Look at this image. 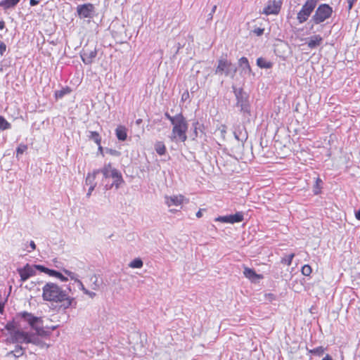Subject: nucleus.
<instances>
[{"label": "nucleus", "instance_id": "obj_1", "mask_svg": "<svg viewBox=\"0 0 360 360\" xmlns=\"http://www.w3.org/2000/svg\"><path fill=\"white\" fill-rule=\"evenodd\" d=\"M70 291V288L63 289L55 283L48 282L42 288V298L44 301L61 303V307L64 309L75 307L77 302L69 295Z\"/></svg>", "mask_w": 360, "mask_h": 360}, {"label": "nucleus", "instance_id": "obj_2", "mask_svg": "<svg viewBox=\"0 0 360 360\" xmlns=\"http://www.w3.org/2000/svg\"><path fill=\"white\" fill-rule=\"evenodd\" d=\"M172 124L173 125V128L171 139L174 141L178 139V140L182 142L186 141L187 139L186 131L188 124L182 113L177 114V118Z\"/></svg>", "mask_w": 360, "mask_h": 360}, {"label": "nucleus", "instance_id": "obj_3", "mask_svg": "<svg viewBox=\"0 0 360 360\" xmlns=\"http://www.w3.org/2000/svg\"><path fill=\"white\" fill-rule=\"evenodd\" d=\"M104 176V178H112L114 179L113 183L111 184L109 188L115 187L116 189L119 188L122 183L124 182L123 178L121 173L115 168H112L110 163L105 165L104 167L100 169Z\"/></svg>", "mask_w": 360, "mask_h": 360}, {"label": "nucleus", "instance_id": "obj_4", "mask_svg": "<svg viewBox=\"0 0 360 360\" xmlns=\"http://www.w3.org/2000/svg\"><path fill=\"white\" fill-rule=\"evenodd\" d=\"M236 71L237 68L231 61L226 58H221L218 60L214 72L216 75L224 74L226 77H233Z\"/></svg>", "mask_w": 360, "mask_h": 360}, {"label": "nucleus", "instance_id": "obj_5", "mask_svg": "<svg viewBox=\"0 0 360 360\" xmlns=\"http://www.w3.org/2000/svg\"><path fill=\"white\" fill-rule=\"evenodd\" d=\"M332 13L333 8L328 4H322L319 5L316 10L311 21L316 25L320 24L329 18L331 16Z\"/></svg>", "mask_w": 360, "mask_h": 360}, {"label": "nucleus", "instance_id": "obj_6", "mask_svg": "<svg viewBox=\"0 0 360 360\" xmlns=\"http://www.w3.org/2000/svg\"><path fill=\"white\" fill-rule=\"evenodd\" d=\"M233 88L237 100L236 105L240 108V111L242 112L250 114V107L248 101V94L245 92L242 88Z\"/></svg>", "mask_w": 360, "mask_h": 360}, {"label": "nucleus", "instance_id": "obj_7", "mask_svg": "<svg viewBox=\"0 0 360 360\" xmlns=\"http://www.w3.org/2000/svg\"><path fill=\"white\" fill-rule=\"evenodd\" d=\"M319 0H307L302 6L301 10L297 13V19L300 23H303L307 20L312 11L317 5Z\"/></svg>", "mask_w": 360, "mask_h": 360}, {"label": "nucleus", "instance_id": "obj_8", "mask_svg": "<svg viewBox=\"0 0 360 360\" xmlns=\"http://www.w3.org/2000/svg\"><path fill=\"white\" fill-rule=\"evenodd\" d=\"M77 12L80 18H91L95 13V6L90 3L78 5Z\"/></svg>", "mask_w": 360, "mask_h": 360}, {"label": "nucleus", "instance_id": "obj_9", "mask_svg": "<svg viewBox=\"0 0 360 360\" xmlns=\"http://www.w3.org/2000/svg\"><path fill=\"white\" fill-rule=\"evenodd\" d=\"M38 266H41L40 264H34L30 265L27 264L23 268L18 269V272L20 276L21 281H25L31 276H33L36 274V270H37Z\"/></svg>", "mask_w": 360, "mask_h": 360}, {"label": "nucleus", "instance_id": "obj_10", "mask_svg": "<svg viewBox=\"0 0 360 360\" xmlns=\"http://www.w3.org/2000/svg\"><path fill=\"white\" fill-rule=\"evenodd\" d=\"M96 55V48H90L89 46H85L81 52L82 60L86 65L91 64Z\"/></svg>", "mask_w": 360, "mask_h": 360}, {"label": "nucleus", "instance_id": "obj_11", "mask_svg": "<svg viewBox=\"0 0 360 360\" xmlns=\"http://www.w3.org/2000/svg\"><path fill=\"white\" fill-rule=\"evenodd\" d=\"M243 219V214L240 212H238L234 214L219 216L215 219V221L222 223L234 224L242 221Z\"/></svg>", "mask_w": 360, "mask_h": 360}, {"label": "nucleus", "instance_id": "obj_12", "mask_svg": "<svg viewBox=\"0 0 360 360\" xmlns=\"http://www.w3.org/2000/svg\"><path fill=\"white\" fill-rule=\"evenodd\" d=\"M18 316L27 321L32 328H35L37 323L41 321V318L34 316L32 314L27 311L19 313Z\"/></svg>", "mask_w": 360, "mask_h": 360}, {"label": "nucleus", "instance_id": "obj_13", "mask_svg": "<svg viewBox=\"0 0 360 360\" xmlns=\"http://www.w3.org/2000/svg\"><path fill=\"white\" fill-rule=\"evenodd\" d=\"M244 276L252 282L256 283L263 278L262 274H257L252 269L245 267L243 271Z\"/></svg>", "mask_w": 360, "mask_h": 360}, {"label": "nucleus", "instance_id": "obj_14", "mask_svg": "<svg viewBox=\"0 0 360 360\" xmlns=\"http://www.w3.org/2000/svg\"><path fill=\"white\" fill-rule=\"evenodd\" d=\"M30 335L27 333L17 330H14L13 338L18 342L29 343L28 340H30Z\"/></svg>", "mask_w": 360, "mask_h": 360}, {"label": "nucleus", "instance_id": "obj_15", "mask_svg": "<svg viewBox=\"0 0 360 360\" xmlns=\"http://www.w3.org/2000/svg\"><path fill=\"white\" fill-rule=\"evenodd\" d=\"M323 42V38L319 34L313 35L307 39V44L311 49H316Z\"/></svg>", "mask_w": 360, "mask_h": 360}, {"label": "nucleus", "instance_id": "obj_16", "mask_svg": "<svg viewBox=\"0 0 360 360\" xmlns=\"http://www.w3.org/2000/svg\"><path fill=\"white\" fill-rule=\"evenodd\" d=\"M235 139L242 143L245 142L248 139V133L244 127L238 126L233 131Z\"/></svg>", "mask_w": 360, "mask_h": 360}, {"label": "nucleus", "instance_id": "obj_17", "mask_svg": "<svg viewBox=\"0 0 360 360\" xmlns=\"http://www.w3.org/2000/svg\"><path fill=\"white\" fill-rule=\"evenodd\" d=\"M184 198V197L181 195L166 197L165 203L168 207H171L172 205H179L182 203Z\"/></svg>", "mask_w": 360, "mask_h": 360}, {"label": "nucleus", "instance_id": "obj_18", "mask_svg": "<svg viewBox=\"0 0 360 360\" xmlns=\"http://www.w3.org/2000/svg\"><path fill=\"white\" fill-rule=\"evenodd\" d=\"M280 8L281 6L278 3L274 1L272 4H269L264 8L263 13L266 15L278 14L280 11Z\"/></svg>", "mask_w": 360, "mask_h": 360}, {"label": "nucleus", "instance_id": "obj_19", "mask_svg": "<svg viewBox=\"0 0 360 360\" xmlns=\"http://www.w3.org/2000/svg\"><path fill=\"white\" fill-rule=\"evenodd\" d=\"M238 65L245 74H250L252 72L251 67L246 57L240 58L238 60Z\"/></svg>", "mask_w": 360, "mask_h": 360}, {"label": "nucleus", "instance_id": "obj_20", "mask_svg": "<svg viewBox=\"0 0 360 360\" xmlns=\"http://www.w3.org/2000/svg\"><path fill=\"white\" fill-rule=\"evenodd\" d=\"M115 134L118 140L125 141L127 137L126 127L122 125L118 126L115 129Z\"/></svg>", "mask_w": 360, "mask_h": 360}, {"label": "nucleus", "instance_id": "obj_21", "mask_svg": "<svg viewBox=\"0 0 360 360\" xmlns=\"http://www.w3.org/2000/svg\"><path fill=\"white\" fill-rule=\"evenodd\" d=\"M29 343H32L37 346H39L41 348H48L49 345H46L44 342H43L38 335H31L30 338V340H28Z\"/></svg>", "mask_w": 360, "mask_h": 360}, {"label": "nucleus", "instance_id": "obj_22", "mask_svg": "<svg viewBox=\"0 0 360 360\" xmlns=\"http://www.w3.org/2000/svg\"><path fill=\"white\" fill-rule=\"evenodd\" d=\"M257 65L260 68L269 69L273 66V63L266 60L265 58L260 57L257 59Z\"/></svg>", "mask_w": 360, "mask_h": 360}, {"label": "nucleus", "instance_id": "obj_23", "mask_svg": "<svg viewBox=\"0 0 360 360\" xmlns=\"http://www.w3.org/2000/svg\"><path fill=\"white\" fill-rule=\"evenodd\" d=\"M37 267V270H39L41 272H44L50 276L56 278L58 276V275H59V271L54 270V269H50L47 267H45L44 266L41 265V266H38Z\"/></svg>", "mask_w": 360, "mask_h": 360}, {"label": "nucleus", "instance_id": "obj_24", "mask_svg": "<svg viewBox=\"0 0 360 360\" xmlns=\"http://www.w3.org/2000/svg\"><path fill=\"white\" fill-rule=\"evenodd\" d=\"M20 0H2L0 1V6L4 9H8L15 7Z\"/></svg>", "mask_w": 360, "mask_h": 360}, {"label": "nucleus", "instance_id": "obj_25", "mask_svg": "<svg viewBox=\"0 0 360 360\" xmlns=\"http://www.w3.org/2000/svg\"><path fill=\"white\" fill-rule=\"evenodd\" d=\"M98 173H100V169L94 170L91 174H88V175L86 178V184L89 185L90 186L91 185L96 186V184L94 181L96 174H98Z\"/></svg>", "mask_w": 360, "mask_h": 360}, {"label": "nucleus", "instance_id": "obj_26", "mask_svg": "<svg viewBox=\"0 0 360 360\" xmlns=\"http://www.w3.org/2000/svg\"><path fill=\"white\" fill-rule=\"evenodd\" d=\"M87 136L89 139L94 141L98 146H100L101 143V138L98 132L89 131Z\"/></svg>", "mask_w": 360, "mask_h": 360}, {"label": "nucleus", "instance_id": "obj_27", "mask_svg": "<svg viewBox=\"0 0 360 360\" xmlns=\"http://www.w3.org/2000/svg\"><path fill=\"white\" fill-rule=\"evenodd\" d=\"M90 281L92 283L91 288L94 290H98V288H100L101 285L102 284V281H99L98 280V277L97 276L96 274H94L90 278Z\"/></svg>", "mask_w": 360, "mask_h": 360}, {"label": "nucleus", "instance_id": "obj_28", "mask_svg": "<svg viewBox=\"0 0 360 360\" xmlns=\"http://www.w3.org/2000/svg\"><path fill=\"white\" fill-rule=\"evenodd\" d=\"M23 354L22 348L21 347L17 346L15 349L13 351H11L7 353L6 356H13L15 358L21 356Z\"/></svg>", "mask_w": 360, "mask_h": 360}, {"label": "nucleus", "instance_id": "obj_29", "mask_svg": "<svg viewBox=\"0 0 360 360\" xmlns=\"http://www.w3.org/2000/svg\"><path fill=\"white\" fill-rule=\"evenodd\" d=\"M75 281L77 282L80 286V289L83 291V292L87 295H89L91 298H94L95 296H96V293L94 292H92V291H89V290L86 289L83 285V283H82V281H80L78 279H75Z\"/></svg>", "mask_w": 360, "mask_h": 360}, {"label": "nucleus", "instance_id": "obj_30", "mask_svg": "<svg viewBox=\"0 0 360 360\" xmlns=\"http://www.w3.org/2000/svg\"><path fill=\"white\" fill-rule=\"evenodd\" d=\"M143 261L140 259V258H136L134 259V260H132L129 266L131 267V268H136V269H140L143 266Z\"/></svg>", "mask_w": 360, "mask_h": 360}, {"label": "nucleus", "instance_id": "obj_31", "mask_svg": "<svg viewBox=\"0 0 360 360\" xmlns=\"http://www.w3.org/2000/svg\"><path fill=\"white\" fill-rule=\"evenodd\" d=\"M324 352H325V348L322 346L309 350V353L314 354L315 356H322Z\"/></svg>", "mask_w": 360, "mask_h": 360}, {"label": "nucleus", "instance_id": "obj_32", "mask_svg": "<svg viewBox=\"0 0 360 360\" xmlns=\"http://www.w3.org/2000/svg\"><path fill=\"white\" fill-rule=\"evenodd\" d=\"M11 127V124L2 116H0V129L6 130Z\"/></svg>", "mask_w": 360, "mask_h": 360}, {"label": "nucleus", "instance_id": "obj_33", "mask_svg": "<svg viewBox=\"0 0 360 360\" xmlns=\"http://www.w3.org/2000/svg\"><path fill=\"white\" fill-rule=\"evenodd\" d=\"M155 150H156L157 153H158L160 155H162L166 152V147L162 143L158 142L155 145Z\"/></svg>", "mask_w": 360, "mask_h": 360}, {"label": "nucleus", "instance_id": "obj_34", "mask_svg": "<svg viewBox=\"0 0 360 360\" xmlns=\"http://www.w3.org/2000/svg\"><path fill=\"white\" fill-rule=\"evenodd\" d=\"M294 257H295L294 253L286 255L285 257H284L281 259V263L287 264L288 266H290L292 263V260L294 258Z\"/></svg>", "mask_w": 360, "mask_h": 360}, {"label": "nucleus", "instance_id": "obj_35", "mask_svg": "<svg viewBox=\"0 0 360 360\" xmlns=\"http://www.w3.org/2000/svg\"><path fill=\"white\" fill-rule=\"evenodd\" d=\"M27 149V146L25 144H20L16 149V158H19V155L23 154V153Z\"/></svg>", "mask_w": 360, "mask_h": 360}, {"label": "nucleus", "instance_id": "obj_36", "mask_svg": "<svg viewBox=\"0 0 360 360\" xmlns=\"http://www.w3.org/2000/svg\"><path fill=\"white\" fill-rule=\"evenodd\" d=\"M311 268L309 265L308 264H305L302 266V274L304 275V276H308L311 274Z\"/></svg>", "mask_w": 360, "mask_h": 360}, {"label": "nucleus", "instance_id": "obj_37", "mask_svg": "<svg viewBox=\"0 0 360 360\" xmlns=\"http://www.w3.org/2000/svg\"><path fill=\"white\" fill-rule=\"evenodd\" d=\"M34 329L36 330L38 335L41 336H47L49 335V332L45 331L42 328H37L35 326Z\"/></svg>", "mask_w": 360, "mask_h": 360}, {"label": "nucleus", "instance_id": "obj_38", "mask_svg": "<svg viewBox=\"0 0 360 360\" xmlns=\"http://www.w3.org/2000/svg\"><path fill=\"white\" fill-rule=\"evenodd\" d=\"M321 182H322V181L319 178L316 179V185H315L314 188V194L317 195V194L319 193V192H320L319 184L321 183Z\"/></svg>", "mask_w": 360, "mask_h": 360}, {"label": "nucleus", "instance_id": "obj_39", "mask_svg": "<svg viewBox=\"0 0 360 360\" xmlns=\"http://www.w3.org/2000/svg\"><path fill=\"white\" fill-rule=\"evenodd\" d=\"M6 302L7 298L0 297V313L1 314H3L4 312V306Z\"/></svg>", "mask_w": 360, "mask_h": 360}, {"label": "nucleus", "instance_id": "obj_40", "mask_svg": "<svg viewBox=\"0 0 360 360\" xmlns=\"http://www.w3.org/2000/svg\"><path fill=\"white\" fill-rule=\"evenodd\" d=\"M66 94H67V91L65 89H62V90L56 91L55 96H56V98H61Z\"/></svg>", "mask_w": 360, "mask_h": 360}, {"label": "nucleus", "instance_id": "obj_41", "mask_svg": "<svg viewBox=\"0 0 360 360\" xmlns=\"http://www.w3.org/2000/svg\"><path fill=\"white\" fill-rule=\"evenodd\" d=\"M6 51V45L4 42H0V55L3 56Z\"/></svg>", "mask_w": 360, "mask_h": 360}, {"label": "nucleus", "instance_id": "obj_42", "mask_svg": "<svg viewBox=\"0 0 360 360\" xmlns=\"http://www.w3.org/2000/svg\"><path fill=\"white\" fill-rule=\"evenodd\" d=\"M165 116L171 122V123H173L177 118V115H176L175 116H171L168 112H165Z\"/></svg>", "mask_w": 360, "mask_h": 360}, {"label": "nucleus", "instance_id": "obj_43", "mask_svg": "<svg viewBox=\"0 0 360 360\" xmlns=\"http://www.w3.org/2000/svg\"><path fill=\"white\" fill-rule=\"evenodd\" d=\"M264 31V28H255L252 32L255 33L257 36H261L263 34Z\"/></svg>", "mask_w": 360, "mask_h": 360}, {"label": "nucleus", "instance_id": "obj_44", "mask_svg": "<svg viewBox=\"0 0 360 360\" xmlns=\"http://www.w3.org/2000/svg\"><path fill=\"white\" fill-rule=\"evenodd\" d=\"M220 132L223 138H224L225 134L226 133V125H221L219 128Z\"/></svg>", "mask_w": 360, "mask_h": 360}, {"label": "nucleus", "instance_id": "obj_45", "mask_svg": "<svg viewBox=\"0 0 360 360\" xmlns=\"http://www.w3.org/2000/svg\"><path fill=\"white\" fill-rule=\"evenodd\" d=\"M6 329L8 330H15V325H14V323H8L6 326Z\"/></svg>", "mask_w": 360, "mask_h": 360}, {"label": "nucleus", "instance_id": "obj_46", "mask_svg": "<svg viewBox=\"0 0 360 360\" xmlns=\"http://www.w3.org/2000/svg\"><path fill=\"white\" fill-rule=\"evenodd\" d=\"M347 4H348V11H350L353 6H354V4L355 3V1L356 0H347Z\"/></svg>", "mask_w": 360, "mask_h": 360}, {"label": "nucleus", "instance_id": "obj_47", "mask_svg": "<svg viewBox=\"0 0 360 360\" xmlns=\"http://www.w3.org/2000/svg\"><path fill=\"white\" fill-rule=\"evenodd\" d=\"M60 279L61 281L65 282L68 281V278L64 276L60 272H59V275L56 277Z\"/></svg>", "mask_w": 360, "mask_h": 360}, {"label": "nucleus", "instance_id": "obj_48", "mask_svg": "<svg viewBox=\"0 0 360 360\" xmlns=\"http://www.w3.org/2000/svg\"><path fill=\"white\" fill-rule=\"evenodd\" d=\"M30 247L31 248L32 250H27L29 252H32V251H33V250H34L36 249V245H35V243H34V242L33 240H31L30 242Z\"/></svg>", "mask_w": 360, "mask_h": 360}, {"label": "nucleus", "instance_id": "obj_49", "mask_svg": "<svg viewBox=\"0 0 360 360\" xmlns=\"http://www.w3.org/2000/svg\"><path fill=\"white\" fill-rule=\"evenodd\" d=\"M197 125H198V122H195L193 124V126H194V131H193V133L195 134V137H193V139L198 136V127H197Z\"/></svg>", "mask_w": 360, "mask_h": 360}, {"label": "nucleus", "instance_id": "obj_50", "mask_svg": "<svg viewBox=\"0 0 360 360\" xmlns=\"http://www.w3.org/2000/svg\"><path fill=\"white\" fill-rule=\"evenodd\" d=\"M39 0H30V4L32 6H34L39 4Z\"/></svg>", "mask_w": 360, "mask_h": 360}, {"label": "nucleus", "instance_id": "obj_51", "mask_svg": "<svg viewBox=\"0 0 360 360\" xmlns=\"http://www.w3.org/2000/svg\"><path fill=\"white\" fill-rule=\"evenodd\" d=\"M95 185H91L89 188V191H88V193L86 194V195L89 197L91 195V192L94 191V189L95 188Z\"/></svg>", "mask_w": 360, "mask_h": 360}, {"label": "nucleus", "instance_id": "obj_52", "mask_svg": "<svg viewBox=\"0 0 360 360\" xmlns=\"http://www.w3.org/2000/svg\"><path fill=\"white\" fill-rule=\"evenodd\" d=\"M65 273L67 275H68L69 276H70V278H71L72 279H74V278H74V276H75V274H74V273H72V272H71V271H68V270H65Z\"/></svg>", "mask_w": 360, "mask_h": 360}, {"label": "nucleus", "instance_id": "obj_53", "mask_svg": "<svg viewBox=\"0 0 360 360\" xmlns=\"http://www.w3.org/2000/svg\"><path fill=\"white\" fill-rule=\"evenodd\" d=\"M202 210H199L197 213H196V217L198 218H200L202 217Z\"/></svg>", "mask_w": 360, "mask_h": 360}, {"label": "nucleus", "instance_id": "obj_54", "mask_svg": "<svg viewBox=\"0 0 360 360\" xmlns=\"http://www.w3.org/2000/svg\"><path fill=\"white\" fill-rule=\"evenodd\" d=\"M355 217L358 220H360V209L355 213Z\"/></svg>", "mask_w": 360, "mask_h": 360}, {"label": "nucleus", "instance_id": "obj_55", "mask_svg": "<svg viewBox=\"0 0 360 360\" xmlns=\"http://www.w3.org/2000/svg\"><path fill=\"white\" fill-rule=\"evenodd\" d=\"M322 360H333L332 357L329 354H326Z\"/></svg>", "mask_w": 360, "mask_h": 360}, {"label": "nucleus", "instance_id": "obj_56", "mask_svg": "<svg viewBox=\"0 0 360 360\" xmlns=\"http://www.w3.org/2000/svg\"><path fill=\"white\" fill-rule=\"evenodd\" d=\"M110 153L114 155H117L120 153L115 150H110Z\"/></svg>", "mask_w": 360, "mask_h": 360}, {"label": "nucleus", "instance_id": "obj_57", "mask_svg": "<svg viewBox=\"0 0 360 360\" xmlns=\"http://www.w3.org/2000/svg\"><path fill=\"white\" fill-rule=\"evenodd\" d=\"M5 27V22L4 21H0V29L3 30Z\"/></svg>", "mask_w": 360, "mask_h": 360}, {"label": "nucleus", "instance_id": "obj_58", "mask_svg": "<svg viewBox=\"0 0 360 360\" xmlns=\"http://www.w3.org/2000/svg\"><path fill=\"white\" fill-rule=\"evenodd\" d=\"M188 93L187 92V93H185V94H184L182 95V98H182V100H184V99H186V97H188Z\"/></svg>", "mask_w": 360, "mask_h": 360}, {"label": "nucleus", "instance_id": "obj_59", "mask_svg": "<svg viewBox=\"0 0 360 360\" xmlns=\"http://www.w3.org/2000/svg\"><path fill=\"white\" fill-rule=\"evenodd\" d=\"M4 65L2 63H0V72L4 70Z\"/></svg>", "mask_w": 360, "mask_h": 360}, {"label": "nucleus", "instance_id": "obj_60", "mask_svg": "<svg viewBox=\"0 0 360 360\" xmlns=\"http://www.w3.org/2000/svg\"><path fill=\"white\" fill-rule=\"evenodd\" d=\"M216 9H217V6H214L212 9V13H210V15H212L213 13H214Z\"/></svg>", "mask_w": 360, "mask_h": 360}, {"label": "nucleus", "instance_id": "obj_61", "mask_svg": "<svg viewBox=\"0 0 360 360\" xmlns=\"http://www.w3.org/2000/svg\"><path fill=\"white\" fill-rule=\"evenodd\" d=\"M141 122H142V120L141 119H139V120H136V122L137 124H139Z\"/></svg>", "mask_w": 360, "mask_h": 360}, {"label": "nucleus", "instance_id": "obj_62", "mask_svg": "<svg viewBox=\"0 0 360 360\" xmlns=\"http://www.w3.org/2000/svg\"><path fill=\"white\" fill-rule=\"evenodd\" d=\"M56 328H57V326H52V327H51L50 328H51L52 330H55Z\"/></svg>", "mask_w": 360, "mask_h": 360}, {"label": "nucleus", "instance_id": "obj_63", "mask_svg": "<svg viewBox=\"0 0 360 360\" xmlns=\"http://www.w3.org/2000/svg\"><path fill=\"white\" fill-rule=\"evenodd\" d=\"M98 146V150H99L100 151H102V150H103L102 146H101V145H100V146Z\"/></svg>", "mask_w": 360, "mask_h": 360}, {"label": "nucleus", "instance_id": "obj_64", "mask_svg": "<svg viewBox=\"0 0 360 360\" xmlns=\"http://www.w3.org/2000/svg\"><path fill=\"white\" fill-rule=\"evenodd\" d=\"M269 298H271V297H274V295H272V294H269Z\"/></svg>", "mask_w": 360, "mask_h": 360}]
</instances>
